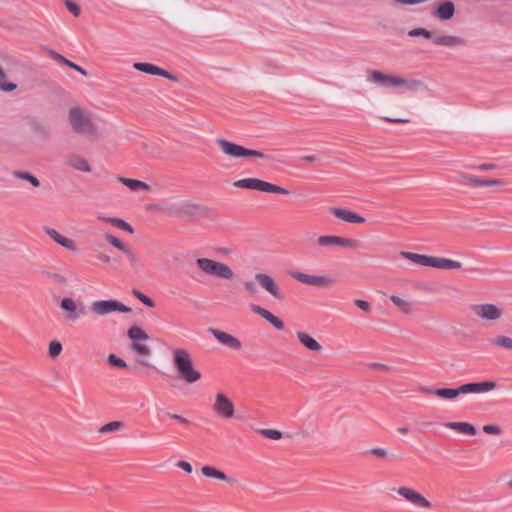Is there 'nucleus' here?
Returning a JSON list of instances; mask_svg holds the SVG:
<instances>
[{
    "instance_id": "obj_51",
    "label": "nucleus",
    "mask_w": 512,
    "mask_h": 512,
    "mask_svg": "<svg viewBox=\"0 0 512 512\" xmlns=\"http://www.w3.org/2000/svg\"><path fill=\"white\" fill-rule=\"evenodd\" d=\"M176 466L178 468H181L182 470H184L187 473H191L192 472V465L189 462L185 461V460L178 461Z\"/></svg>"
},
{
    "instance_id": "obj_45",
    "label": "nucleus",
    "mask_w": 512,
    "mask_h": 512,
    "mask_svg": "<svg viewBox=\"0 0 512 512\" xmlns=\"http://www.w3.org/2000/svg\"><path fill=\"white\" fill-rule=\"evenodd\" d=\"M132 350L136 351L138 354L149 356L151 354V350L148 346L140 343H133L131 346Z\"/></svg>"
},
{
    "instance_id": "obj_1",
    "label": "nucleus",
    "mask_w": 512,
    "mask_h": 512,
    "mask_svg": "<svg viewBox=\"0 0 512 512\" xmlns=\"http://www.w3.org/2000/svg\"><path fill=\"white\" fill-rule=\"evenodd\" d=\"M496 382L487 380L482 382L465 383L457 388H422L421 391L444 399H455L462 394H483L494 390Z\"/></svg>"
},
{
    "instance_id": "obj_33",
    "label": "nucleus",
    "mask_w": 512,
    "mask_h": 512,
    "mask_svg": "<svg viewBox=\"0 0 512 512\" xmlns=\"http://www.w3.org/2000/svg\"><path fill=\"white\" fill-rule=\"evenodd\" d=\"M490 342L494 346L512 350V338L509 336L499 335L492 338Z\"/></svg>"
},
{
    "instance_id": "obj_49",
    "label": "nucleus",
    "mask_w": 512,
    "mask_h": 512,
    "mask_svg": "<svg viewBox=\"0 0 512 512\" xmlns=\"http://www.w3.org/2000/svg\"><path fill=\"white\" fill-rule=\"evenodd\" d=\"M369 453L380 458H386L388 456L387 450L380 447L370 449Z\"/></svg>"
},
{
    "instance_id": "obj_18",
    "label": "nucleus",
    "mask_w": 512,
    "mask_h": 512,
    "mask_svg": "<svg viewBox=\"0 0 512 512\" xmlns=\"http://www.w3.org/2000/svg\"><path fill=\"white\" fill-rule=\"evenodd\" d=\"M255 280L264 290L270 293L275 299L281 300L283 298V295L278 285L270 275L265 273H257L255 275Z\"/></svg>"
},
{
    "instance_id": "obj_14",
    "label": "nucleus",
    "mask_w": 512,
    "mask_h": 512,
    "mask_svg": "<svg viewBox=\"0 0 512 512\" xmlns=\"http://www.w3.org/2000/svg\"><path fill=\"white\" fill-rule=\"evenodd\" d=\"M213 410L219 417L224 419L232 418L235 413L233 402L223 393L216 394Z\"/></svg>"
},
{
    "instance_id": "obj_35",
    "label": "nucleus",
    "mask_w": 512,
    "mask_h": 512,
    "mask_svg": "<svg viewBox=\"0 0 512 512\" xmlns=\"http://www.w3.org/2000/svg\"><path fill=\"white\" fill-rule=\"evenodd\" d=\"M128 337L132 340H147L148 334L139 326H132L128 330Z\"/></svg>"
},
{
    "instance_id": "obj_34",
    "label": "nucleus",
    "mask_w": 512,
    "mask_h": 512,
    "mask_svg": "<svg viewBox=\"0 0 512 512\" xmlns=\"http://www.w3.org/2000/svg\"><path fill=\"white\" fill-rule=\"evenodd\" d=\"M390 300L395 306H397L402 312L409 314L412 312V305L410 302L400 298L399 296L392 295Z\"/></svg>"
},
{
    "instance_id": "obj_37",
    "label": "nucleus",
    "mask_w": 512,
    "mask_h": 512,
    "mask_svg": "<svg viewBox=\"0 0 512 512\" xmlns=\"http://www.w3.org/2000/svg\"><path fill=\"white\" fill-rule=\"evenodd\" d=\"M123 427H124V422H122V421H112V422H109V423H106L105 425H103L99 429V432L102 433V434H107V433H110V432L121 430Z\"/></svg>"
},
{
    "instance_id": "obj_30",
    "label": "nucleus",
    "mask_w": 512,
    "mask_h": 512,
    "mask_svg": "<svg viewBox=\"0 0 512 512\" xmlns=\"http://www.w3.org/2000/svg\"><path fill=\"white\" fill-rule=\"evenodd\" d=\"M201 472L206 477L215 478L230 483L233 482V480L230 479L223 471L216 469L215 467L212 466H203Z\"/></svg>"
},
{
    "instance_id": "obj_56",
    "label": "nucleus",
    "mask_w": 512,
    "mask_h": 512,
    "mask_svg": "<svg viewBox=\"0 0 512 512\" xmlns=\"http://www.w3.org/2000/svg\"><path fill=\"white\" fill-rule=\"evenodd\" d=\"M398 432H399L400 434H402V435H406V434H408L409 429H408V427H399V428H398Z\"/></svg>"
},
{
    "instance_id": "obj_27",
    "label": "nucleus",
    "mask_w": 512,
    "mask_h": 512,
    "mask_svg": "<svg viewBox=\"0 0 512 512\" xmlns=\"http://www.w3.org/2000/svg\"><path fill=\"white\" fill-rule=\"evenodd\" d=\"M454 13L455 6L453 2L446 1L437 8L435 15L441 20H449L454 16Z\"/></svg>"
},
{
    "instance_id": "obj_5",
    "label": "nucleus",
    "mask_w": 512,
    "mask_h": 512,
    "mask_svg": "<svg viewBox=\"0 0 512 512\" xmlns=\"http://www.w3.org/2000/svg\"><path fill=\"white\" fill-rule=\"evenodd\" d=\"M196 266L201 272L208 276L224 280H232L235 277V273L229 265L213 259L198 258L196 259Z\"/></svg>"
},
{
    "instance_id": "obj_59",
    "label": "nucleus",
    "mask_w": 512,
    "mask_h": 512,
    "mask_svg": "<svg viewBox=\"0 0 512 512\" xmlns=\"http://www.w3.org/2000/svg\"><path fill=\"white\" fill-rule=\"evenodd\" d=\"M508 487L512 489V479L507 483Z\"/></svg>"
},
{
    "instance_id": "obj_21",
    "label": "nucleus",
    "mask_w": 512,
    "mask_h": 512,
    "mask_svg": "<svg viewBox=\"0 0 512 512\" xmlns=\"http://www.w3.org/2000/svg\"><path fill=\"white\" fill-rule=\"evenodd\" d=\"M133 67L136 70L147 73V74L163 76V77L173 80V81L177 80L176 76H174L173 74H171L168 71H166L154 64H151V63L137 62V63H134Z\"/></svg>"
},
{
    "instance_id": "obj_9",
    "label": "nucleus",
    "mask_w": 512,
    "mask_h": 512,
    "mask_svg": "<svg viewBox=\"0 0 512 512\" xmlns=\"http://www.w3.org/2000/svg\"><path fill=\"white\" fill-rule=\"evenodd\" d=\"M90 309L97 316H105L113 312L130 313V307L118 300H98L91 303Z\"/></svg>"
},
{
    "instance_id": "obj_36",
    "label": "nucleus",
    "mask_w": 512,
    "mask_h": 512,
    "mask_svg": "<svg viewBox=\"0 0 512 512\" xmlns=\"http://www.w3.org/2000/svg\"><path fill=\"white\" fill-rule=\"evenodd\" d=\"M197 210H198V205L193 202H190V201L181 203L177 208V211L179 213L185 214V215H194L197 212Z\"/></svg>"
},
{
    "instance_id": "obj_39",
    "label": "nucleus",
    "mask_w": 512,
    "mask_h": 512,
    "mask_svg": "<svg viewBox=\"0 0 512 512\" xmlns=\"http://www.w3.org/2000/svg\"><path fill=\"white\" fill-rule=\"evenodd\" d=\"M408 35L410 37H418V36H423L424 38H427V39H433V33L425 28H414V29H411L408 31Z\"/></svg>"
},
{
    "instance_id": "obj_29",
    "label": "nucleus",
    "mask_w": 512,
    "mask_h": 512,
    "mask_svg": "<svg viewBox=\"0 0 512 512\" xmlns=\"http://www.w3.org/2000/svg\"><path fill=\"white\" fill-rule=\"evenodd\" d=\"M446 427L470 436H474L477 433L476 428L467 422H449L446 424Z\"/></svg>"
},
{
    "instance_id": "obj_13",
    "label": "nucleus",
    "mask_w": 512,
    "mask_h": 512,
    "mask_svg": "<svg viewBox=\"0 0 512 512\" xmlns=\"http://www.w3.org/2000/svg\"><path fill=\"white\" fill-rule=\"evenodd\" d=\"M396 492L418 508L430 509L432 507V504L428 499L412 488L402 486L396 489Z\"/></svg>"
},
{
    "instance_id": "obj_50",
    "label": "nucleus",
    "mask_w": 512,
    "mask_h": 512,
    "mask_svg": "<svg viewBox=\"0 0 512 512\" xmlns=\"http://www.w3.org/2000/svg\"><path fill=\"white\" fill-rule=\"evenodd\" d=\"M165 415L167 417H169L170 419L176 420V421H178V422H180V423H182L184 425H188L189 424V420L184 418L181 415L170 413V412H166Z\"/></svg>"
},
{
    "instance_id": "obj_15",
    "label": "nucleus",
    "mask_w": 512,
    "mask_h": 512,
    "mask_svg": "<svg viewBox=\"0 0 512 512\" xmlns=\"http://www.w3.org/2000/svg\"><path fill=\"white\" fill-rule=\"evenodd\" d=\"M207 331L224 347L235 351L242 349V342L237 337L213 327H209Z\"/></svg>"
},
{
    "instance_id": "obj_47",
    "label": "nucleus",
    "mask_w": 512,
    "mask_h": 512,
    "mask_svg": "<svg viewBox=\"0 0 512 512\" xmlns=\"http://www.w3.org/2000/svg\"><path fill=\"white\" fill-rule=\"evenodd\" d=\"M65 6L66 8L74 15V16H79L80 14V7L75 3L73 2L72 0H65Z\"/></svg>"
},
{
    "instance_id": "obj_58",
    "label": "nucleus",
    "mask_w": 512,
    "mask_h": 512,
    "mask_svg": "<svg viewBox=\"0 0 512 512\" xmlns=\"http://www.w3.org/2000/svg\"><path fill=\"white\" fill-rule=\"evenodd\" d=\"M99 259H100L102 262H104V263H108V262H110V257H109V256H107V255H101V256H99Z\"/></svg>"
},
{
    "instance_id": "obj_26",
    "label": "nucleus",
    "mask_w": 512,
    "mask_h": 512,
    "mask_svg": "<svg viewBox=\"0 0 512 512\" xmlns=\"http://www.w3.org/2000/svg\"><path fill=\"white\" fill-rule=\"evenodd\" d=\"M47 53L48 55L55 61H58L64 65H67L68 67L76 70L77 72L81 73L82 75L84 76H87L88 75V72L82 68L81 66L75 64L74 62L66 59L64 56H62L61 54H59L58 52L52 50V49H47Z\"/></svg>"
},
{
    "instance_id": "obj_7",
    "label": "nucleus",
    "mask_w": 512,
    "mask_h": 512,
    "mask_svg": "<svg viewBox=\"0 0 512 512\" xmlns=\"http://www.w3.org/2000/svg\"><path fill=\"white\" fill-rule=\"evenodd\" d=\"M234 186L237 188L250 189L267 193H277L283 195H288L290 193L286 188L258 178L240 179L234 182Z\"/></svg>"
},
{
    "instance_id": "obj_8",
    "label": "nucleus",
    "mask_w": 512,
    "mask_h": 512,
    "mask_svg": "<svg viewBox=\"0 0 512 512\" xmlns=\"http://www.w3.org/2000/svg\"><path fill=\"white\" fill-rule=\"evenodd\" d=\"M68 117L69 122L76 133L86 135H92L95 133L96 129L93 123L91 122L90 118L87 117L80 108H71L69 110Z\"/></svg>"
},
{
    "instance_id": "obj_23",
    "label": "nucleus",
    "mask_w": 512,
    "mask_h": 512,
    "mask_svg": "<svg viewBox=\"0 0 512 512\" xmlns=\"http://www.w3.org/2000/svg\"><path fill=\"white\" fill-rule=\"evenodd\" d=\"M44 231L51 239H53L56 243H58L62 247L66 248L70 251L77 250L76 244L72 239L61 235L55 229L46 227V228H44Z\"/></svg>"
},
{
    "instance_id": "obj_2",
    "label": "nucleus",
    "mask_w": 512,
    "mask_h": 512,
    "mask_svg": "<svg viewBox=\"0 0 512 512\" xmlns=\"http://www.w3.org/2000/svg\"><path fill=\"white\" fill-rule=\"evenodd\" d=\"M367 81L375 84H379L383 87H402L405 86L408 90H417L420 88H426L423 81L418 79L407 80L403 77L396 75L384 74L380 70L368 71Z\"/></svg>"
},
{
    "instance_id": "obj_10",
    "label": "nucleus",
    "mask_w": 512,
    "mask_h": 512,
    "mask_svg": "<svg viewBox=\"0 0 512 512\" xmlns=\"http://www.w3.org/2000/svg\"><path fill=\"white\" fill-rule=\"evenodd\" d=\"M289 275L296 281L317 288H328L333 285L334 280L327 275L306 274L299 271H291Z\"/></svg>"
},
{
    "instance_id": "obj_4",
    "label": "nucleus",
    "mask_w": 512,
    "mask_h": 512,
    "mask_svg": "<svg viewBox=\"0 0 512 512\" xmlns=\"http://www.w3.org/2000/svg\"><path fill=\"white\" fill-rule=\"evenodd\" d=\"M399 255L416 264L437 269L456 270L462 267L461 262L442 257L428 256L407 251H401Z\"/></svg>"
},
{
    "instance_id": "obj_42",
    "label": "nucleus",
    "mask_w": 512,
    "mask_h": 512,
    "mask_svg": "<svg viewBox=\"0 0 512 512\" xmlns=\"http://www.w3.org/2000/svg\"><path fill=\"white\" fill-rule=\"evenodd\" d=\"M105 238L109 242V244H111L113 247L121 251H123L127 247V245H125L120 239H118L117 237L113 236L110 233H106Z\"/></svg>"
},
{
    "instance_id": "obj_48",
    "label": "nucleus",
    "mask_w": 512,
    "mask_h": 512,
    "mask_svg": "<svg viewBox=\"0 0 512 512\" xmlns=\"http://www.w3.org/2000/svg\"><path fill=\"white\" fill-rule=\"evenodd\" d=\"M354 304L364 312L368 313L371 311V305L366 300L356 299L354 300Z\"/></svg>"
},
{
    "instance_id": "obj_54",
    "label": "nucleus",
    "mask_w": 512,
    "mask_h": 512,
    "mask_svg": "<svg viewBox=\"0 0 512 512\" xmlns=\"http://www.w3.org/2000/svg\"><path fill=\"white\" fill-rule=\"evenodd\" d=\"M244 287L247 291L249 292H254L255 291V285L253 282L251 281H247L244 283Z\"/></svg>"
},
{
    "instance_id": "obj_11",
    "label": "nucleus",
    "mask_w": 512,
    "mask_h": 512,
    "mask_svg": "<svg viewBox=\"0 0 512 512\" xmlns=\"http://www.w3.org/2000/svg\"><path fill=\"white\" fill-rule=\"evenodd\" d=\"M317 244L321 247L338 246L350 249H356L360 246L358 240L334 235L319 236L317 238Z\"/></svg>"
},
{
    "instance_id": "obj_28",
    "label": "nucleus",
    "mask_w": 512,
    "mask_h": 512,
    "mask_svg": "<svg viewBox=\"0 0 512 512\" xmlns=\"http://www.w3.org/2000/svg\"><path fill=\"white\" fill-rule=\"evenodd\" d=\"M117 180L121 182L123 185L127 186L131 191L136 192L139 190H149L150 187L147 183L131 178H125L122 176L117 177Z\"/></svg>"
},
{
    "instance_id": "obj_17",
    "label": "nucleus",
    "mask_w": 512,
    "mask_h": 512,
    "mask_svg": "<svg viewBox=\"0 0 512 512\" xmlns=\"http://www.w3.org/2000/svg\"><path fill=\"white\" fill-rule=\"evenodd\" d=\"M61 309L68 312L66 318L70 321L77 320L81 315L86 314V308L83 302L78 304L70 297L63 298L60 303Z\"/></svg>"
},
{
    "instance_id": "obj_53",
    "label": "nucleus",
    "mask_w": 512,
    "mask_h": 512,
    "mask_svg": "<svg viewBox=\"0 0 512 512\" xmlns=\"http://www.w3.org/2000/svg\"><path fill=\"white\" fill-rule=\"evenodd\" d=\"M477 168L482 170V171L493 170V169L496 168V164H494V163H483V164L479 165Z\"/></svg>"
},
{
    "instance_id": "obj_16",
    "label": "nucleus",
    "mask_w": 512,
    "mask_h": 512,
    "mask_svg": "<svg viewBox=\"0 0 512 512\" xmlns=\"http://www.w3.org/2000/svg\"><path fill=\"white\" fill-rule=\"evenodd\" d=\"M458 182L462 185L470 187H489V186H502L504 181L499 179H483L473 175L461 173L458 175Z\"/></svg>"
},
{
    "instance_id": "obj_55",
    "label": "nucleus",
    "mask_w": 512,
    "mask_h": 512,
    "mask_svg": "<svg viewBox=\"0 0 512 512\" xmlns=\"http://www.w3.org/2000/svg\"><path fill=\"white\" fill-rule=\"evenodd\" d=\"M303 159L308 162H314L317 160V157L315 155H307V156H304Z\"/></svg>"
},
{
    "instance_id": "obj_12",
    "label": "nucleus",
    "mask_w": 512,
    "mask_h": 512,
    "mask_svg": "<svg viewBox=\"0 0 512 512\" xmlns=\"http://www.w3.org/2000/svg\"><path fill=\"white\" fill-rule=\"evenodd\" d=\"M472 311L478 318L486 321H497L503 315V310L491 303L475 304Z\"/></svg>"
},
{
    "instance_id": "obj_41",
    "label": "nucleus",
    "mask_w": 512,
    "mask_h": 512,
    "mask_svg": "<svg viewBox=\"0 0 512 512\" xmlns=\"http://www.w3.org/2000/svg\"><path fill=\"white\" fill-rule=\"evenodd\" d=\"M48 352L52 358L58 357L62 352V344L57 340L51 341L49 344Z\"/></svg>"
},
{
    "instance_id": "obj_3",
    "label": "nucleus",
    "mask_w": 512,
    "mask_h": 512,
    "mask_svg": "<svg viewBox=\"0 0 512 512\" xmlns=\"http://www.w3.org/2000/svg\"><path fill=\"white\" fill-rule=\"evenodd\" d=\"M172 354L173 365L182 380L194 383L201 379V373L194 368L191 355L186 349L176 348Z\"/></svg>"
},
{
    "instance_id": "obj_57",
    "label": "nucleus",
    "mask_w": 512,
    "mask_h": 512,
    "mask_svg": "<svg viewBox=\"0 0 512 512\" xmlns=\"http://www.w3.org/2000/svg\"><path fill=\"white\" fill-rule=\"evenodd\" d=\"M373 366L377 367L378 369H381V370H388V367L384 364H380V363H374Z\"/></svg>"
},
{
    "instance_id": "obj_40",
    "label": "nucleus",
    "mask_w": 512,
    "mask_h": 512,
    "mask_svg": "<svg viewBox=\"0 0 512 512\" xmlns=\"http://www.w3.org/2000/svg\"><path fill=\"white\" fill-rule=\"evenodd\" d=\"M132 294L140 301L142 302L144 305L150 307V308H153L155 307V302L149 298L148 296H146L145 294H143L141 291L137 290V289H134L132 291Z\"/></svg>"
},
{
    "instance_id": "obj_31",
    "label": "nucleus",
    "mask_w": 512,
    "mask_h": 512,
    "mask_svg": "<svg viewBox=\"0 0 512 512\" xmlns=\"http://www.w3.org/2000/svg\"><path fill=\"white\" fill-rule=\"evenodd\" d=\"M98 219L100 221L107 222L116 228L127 231L128 233H133V228L131 225L120 218L99 216Z\"/></svg>"
},
{
    "instance_id": "obj_6",
    "label": "nucleus",
    "mask_w": 512,
    "mask_h": 512,
    "mask_svg": "<svg viewBox=\"0 0 512 512\" xmlns=\"http://www.w3.org/2000/svg\"><path fill=\"white\" fill-rule=\"evenodd\" d=\"M216 143L221 149L222 153L232 158H246L255 157L261 159H268L269 156L261 151L245 148L237 143L228 141L224 138H217Z\"/></svg>"
},
{
    "instance_id": "obj_25",
    "label": "nucleus",
    "mask_w": 512,
    "mask_h": 512,
    "mask_svg": "<svg viewBox=\"0 0 512 512\" xmlns=\"http://www.w3.org/2000/svg\"><path fill=\"white\" fill-rule=\"evenodd\" d=\"M433 43L439 46L455 47L465 45V40L452 35H440L433 38Z\"/></svg>"
},
{
    "instance_id": "obj_20",
    "label": "nucleus",
    "mask_w": 512,
    "mask_h": 512,
    "mask_svg": "<svg viewBox=\"0 0 512 512\" xmlns=\"http://www.w3.org/2000/svg\"><path fill=\"white\" fill-rule=\"evenodd\" d=\"M250 309L255 314H257V315L261 316L262 318H264L276 330H278V331L284 330V328H285L284 322L280 318L275 316L269 310H267V309H265V308H263V307H261L260 305H257V304H251L250 305Z\"/></svg>"
},
{
    "instance_id": "obj_44",
    "label": "nucleus",
    "mask_w": 512,
    "mask_h": 512,
    "mask_svg": "<svg viewBox=\"0 0 512 512\" xmlns=\"http://www.w3.org/2000/svg\"><path fill=\"white\" fill-rule=\"evenodd\" d=\"M122 252L126 255L132 266H136L139 263V257L130 247L127 246Z\"/></svg>"
},
{
    "instance_id": "obj_46",
    "label": "nucleus",
    "mask_w": 512,
    "mask_h": 512,
    "mask_svg": "<svg viewBox=\"0 0 512 512\" xmlns=\"http://www.w3.org/2000/svg\"><path fill=\"white\" fill-rule=\"evenodd\" d=\"M483 431L486 434H491V435H500L502 433L501 428L498 425H494V424L484 425Z\"/></svg>"
},
{
    "instance_id": "obj_24",
    "label": "nucleus",
    "mask_w": 512,
    "mask_h": 512,
    "mask_svg": "<svg viewBox=\"0 0 512 512\" xmlns=\"http://www.w3.org/2000/svg\"><path fill=\"white\" fill-rule=\"evenodd\" d=\"M296 336L299 342L308 350L313 352H321V344L306 332L297 331Z\"/></svg>"
},
{
    "instance_id": "obj_22",
    "label": "nucleus",
    "mask_w": 512,
    "mask_h": 512,
    "mask_svg": "<svg viewBox=\"0 0 512 512\" xmlns=\"http://www.w3.org/2000/svg\"><path fill=\"white\" fill-rule=\"evenodd\" d=\"M65 165L81 172H91V166L88 161L78 154L68 155L65 159Z\"/></svg>"
},
{
    "instance_id": "obj_43",
    "label": "nucleus",
    "mask_w": 512,
    "mask_h": 512,
    "mask_svg": "<svg viewBox=\"0 0 512 512\" xmlns=\"http://www.w3.org/2000/svg\"><path fill=\"white\" fill-rule=\"evenodd\" d=\"M107 362L111 366H115L118 368H126L127 367V363L123 359L117 357L115 354H110L107 358Z\"/></svg>"
},
{
    "instance_id": "obj_19",
    "label": "nucleus",
    "mask_w": 512,
    "mask_h": 512,
    "mask_svg": "<svg viewBox=\"0 0 512 512\" xmlns=\"http://www.w3.org/2000/svg\"><path fill=\"white\" fill-rule=\"evenodd\" d=\"M329 212L335 216L336 218L352 224H361L365 222V218L359 215L358 213L340 207H330Z\"/></svg>"
},
{
    "instance_id": "obj_38",
    "label": "nucleus",
    "mask_w": 512,
    "mask_h": 512,
    "mask_svg": "<svg viewBox=\"0 0 512 512\" xmlns=\"http://www.w3.org/2000/svg\"><path fill=\"white\" fill-rule=\"evenodd\" d=\"M257 432L261 436L273 440H279L283 437L282 432L275 429H258Z\"/></svg>"
},
{
    "instance_id": "obj_32",
    "label": "nucleus",
    "mask_w": 512,
    "mask_h": 512,
    "mask_svg": "<svg viewBox=\"0 0 512 512\" xmlns=\"http://www.w3.org/2000/svg\"><path fill=\"white\" fill-rule=\"evenodd\" d=\"M13 176L15 178L28 181L34 187L40 186V181L34 175H32L31 173H29L27 171L15 170V171H13Z\"/></svg>"
},
{
    "instance_id": "obj_52",
    "label": "nucleus",
    "mask_w": 512,
    "mask_h": 512,
    "mask_svg": "<svg viewBox=\"0 0 512 512\" xmlns=\"http://www.w3.org/2000/svg\"><path fill=\"white\" fill-rule=\"evenodd\" d=\"M382 119L389 123H408V122H410L409 119H402V118L382 117Z\"/></svg>"
}]
</instances>
